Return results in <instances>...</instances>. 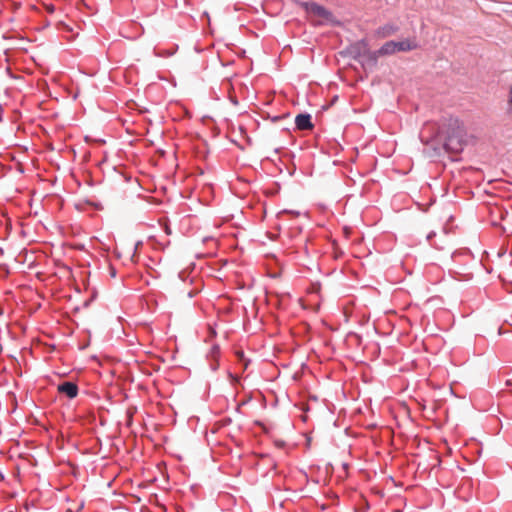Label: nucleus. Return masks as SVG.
I'll list each match as a JSON object with an SVG mask.
<instances>
[{"mask_svg": "<svg viewBox=\"0 0 512 512\" xmlns=\"http://www.w3.org/2000/svg\"><path fill=\"white\" fill-rule=\"evenodd\" d=\"M58 392L65 394L68 398L73 399L78 394V386L73 382H63L57 387Z\"/></svg>", "mask_w": 512, "mask_h": 512, "instance_id": "obj_4", "label": "nucleus"}, {"mask_svg": "<svg viewBox=\"0 0 512 512\" xmlns=\"http://www.w3.org/2000/svg\"><path fill=\"white\" fill-rule=\"evenodd\" d=\"M466 145V131L463 125L454 120L450 124V131L445 141V149L452 153H460Z\"/></svg>", "mask_w": 512, "mask_h": 512, "instance_id": "obj_2", "label": "nucleus"}, {"mask_svg": "<svg viewBox=\"0 0 512 512\" xmlns=\"http://www.w3.org/2000/svg\"><path fill=\"white\" fill-rule=\"evenodd\" d=\"M47 9H48L49 12H53V10H54V8L52 6L47 7Z\"/></svg>", "mask_w": 512, "mask_h": 512, "instance_id": "obj_8", "label": "nucleus"}, {"mask_svg": "<svg viewBox=\"0 0 512 512\" xmlns=\"http://www.w3.org/2000/svg\"><path fill=\"white\" fill-rule=\"evenodd\" d=\"M295 124L299 130H310L313 128L311 116L309 114L297 115L295 119Z\"/></svg>", "mask_w": 512, "mask_h": 512, "instance_id": "obj_5", "label": "nucleus"}, {"mask_svg": "<svg viewBox=\"0 0 512 512\" xmlns=\"http://www.w3.org/2000/svg\"><path fill=\"white\" fill-rule=\"evenodd\" d=\"M510 94H511L510 102L512 103V88H511Z\"/></svg>", "mask_w": 512, "mask_h": 512, "instance_id": "obj_9", "label": "nucleus"}, {"mask_svg": "<svg viewBox=\"0 0 512 512\" xmlns=\"http://www.w3.org/2000/svg\"><path fill=\"white\" fill-rule=\"evenodd\" d=\"M396 31H397V28L395 26L385 25L383 27L378 28L375 33L379 38H385V37L395 34Z\"/></svg>", "mask_w": 512, "mask_h": 512, "instance_id": "obj_6", "label": "nucleus"}, {"mask_svg": "<svg viewBox=\"0 0 512 512\" xmlns=\"http://www.w3.org/2000/svg\"><path fill=\"white\" fill-rule=\"evenodd\" d=\"M237 355H238V357H239L241 360H242V359H243V357H244V355H243V353H242V352H238V353H237Z\"/></svg>", "mask_w": 512, "mask_h": 512, "instance_id": "obj_7", "label": "nucleus"}, {"mask_svg": "<svg viewBox=\"0 0 512 512\" xmlns=\"http://www.w3.org/2000/svg\"><path fill=\"white\" fill-rule=\"evenodd\" d=\"M305 9L308 13L329 20L332 17L331 12L325 9L323 6L318 5L316 3H305Z\"/></svg>", "mask_w": 512, "mask_h": 512, "instance_id": "obj_3", "label": "nucleus"}, {"mask_svg": "<svg viewBox=\"0 0 512 512\" xmlns=\"http://www.w3.org/2000/svg\"><path fill=\"white\" fill-rule=\"evenodd\" d=\"M357 50L359 54L371 55L374 60L380 56L392 55L396 52H408L418 48V44L415 39H404L401 41H388L382 45V47L375 52H370L368 49V43L366 40H360L355 43L352 47Z\"/></svg>", "mask_w": 512, "mask_h": 512, "instance_id": "obj_1", "label": "nucleus"}]
</instances>
